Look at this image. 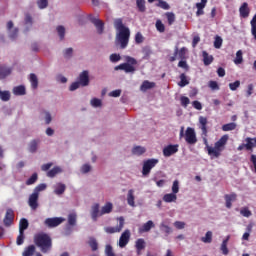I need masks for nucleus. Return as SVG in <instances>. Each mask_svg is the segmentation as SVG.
<instances>
[{
    "mask_svg": "<svg viewBox=\"0 0 256 256\" xmlns=\"http://www.w3.org/2000/svg\"><path fill=\"white\" fill-rule=\"evenodd\" d=\"M37 179H39V176L37 175V173L32 174V177H30L26 181V185H34V183H37Z\"/></svg>",
    "mask_w": 256,
    "mask_h": 256,
    "instance_id": "8fccbe9b",
    "label": "nucleus"
},
{
    "mask_svg": "<svg viewBox=\"0 0 256 256\" xmlns=\"http://www.w3.org/2000/svg\"><path fill=\"white\" fill-rule=\"evenodd\" d=\"M208 86L210 87V89H212V91H219V84L217 83V81H209Z\"/></svg>",
    "mask_w": 256,
    "mask_h": 256,
    "instance_id": "13d9d810",
    "label": "nucleus"
},
{
    "mask_svg": "<svg viewBox=\"0 0 256 256\" xmlns=\"http://www.w3.org/2000/svg\"><path fill=\"white\" fill-rule=\"evenodd\" d=\"M135 247H136L137 255H141V252L146 247L145 239H143V238L137 239L136 242H135Z\"/></svg>",
    "mask_w": 256,
    "mask_h": 256,
    "instance_id": "6ab92c4d",
    "label": "nucleus"
},
{
    "mask_svg": "<svg viewBox=\"0 0 256 256\" xmlns=\"http://www.w3.org/2000/svg\"><path fill=\"white\" fill-rule=\"evenodd\" d=\"M156 29L159 33H165V24L161 20L156 21Z\"/></svg>",
    "mask_w": 256,
    "mask_h": 256,
    "instance_id": "603ef678",
    "label": "nucleus"
},
{
    "mask_svg": "<svg viewBox=\"0 0 256 256\" xmlns=\"http://www.w3.org/2000/svg\"><path fill=\"white\" fill-rule=\"evenodd\" d=\"M165 16L167 17L168 25H172L175 23V13L166 12Z\"/></svg>",
    "mask_w": 256,
    "mask_h": 256,
    "instance_id": "a18cd8bd",
    "label": "nucleus"
},
{
    "mask_svg": "<svg viewBox=\"0 0 256 256\" xmlns=\"http://www.w3.org/2000/svg\"><path fill=\"white\" fill-rule=\"evenodd\" d=\"M29 229V221L27 218H21L19 222V232L25 233V230Z\"/></svg>",
    "mask_w": 256,
    "mask_h": 256,
    "instance_id": "b1692460",
    "label": "nucleus"
},
{
    "mask_svg": "<svg viewBox=\"0 0 256 256\" xmlns=\"http://www.w3.org/2000/svg\"><path fill=\"white\" fill-rule=\"evenodd\" d=\"M136 5L140 13H145V11H147V8L145 7V0H136Z\"/></svg>",
    "mask_w": 256,
    "mask_h": 256,
    "instance_id": "a19ab883",
    "label": "nucleus"
},
{
    "mask_svg": "<svg viewBox=\"0 0 256 256\" xmlns=\"http://www.w3.org/2000/svg\"><path fill=\"white\" fill-rule=\"evenodd\" d=\"M156 7H160V9H164V11H169L171 9V6L169 3L165 2L164 0H157Z\"/></svg>",
    "mask_w": 256,
    "mask_h": 256,
    "instance_id": "4c0bfd02",
    "label": "nucleus"
},
{
    "mask_svg": "<svg viewBox=\"0 0 256 256\" xmlns=\"http://www.w3.org/2000/svg\"><path fill=\"white\" fill-rule=\"evenodd\" d=\"M101 216V211H99V203H96L91 208V218L93 221H97V219Z\"/></svg>",
    "mask_w": 256,
    "mask_h": 256,
    "instance_id": "a211bd4d",
    "label": "nucleus"
},
{
    "mask_svg": "<svg viewBox=\"0 0 256 256\" xmlns=\"http://www.w3.org/2000/svg\"><path fill=\"white\" fill-rule=\"evenodd\" d=\"M160 231H162V233H165L166 237L173 233V229H171V227H169V225H167L165 222H162L160 224Z\"/></svg>",
    "mask_w": 256,
    "mask_h": 256,
    "instance_id": "c85d7f7f",
    "label": "nucleus"
},
{
    "mask_svg": "<svg viewBox=\"0 0 256 256\" xmlns=\"http://www.w3.org/2000/svg\"><path fill=\"white\" fill-rule=\"evenodd\" d=\"M23 256H33L35 255V245H30L26 247L22 253Z\"/></svg>",
    "mask_w": 256,
    "mask_h": 256,
    "instance_id": "473e14b6",
    "label": "nucleus"
},
{
    "mask_svg": "<svg viewBox=\"0 0 256 256\" xmlns=\"http://www.w3.org/2000/svg\"><path fill=\"white\" fill-rule=\"evenodd\" d=\"M24 241H25V232H19V235L16 239L17 245H23Z\"/></svg>",
    "mask_w": 256,
    "mask_h": 256,
    "instance_id": "6e6d98bb",
    "label": "nucleus"
},
{
    "mask_svg": "<svg viewBox=\"0 0 256 256\" xmlns=\"http://www.w3.org/2000/svg\"><path fill=\"white\" fill-rule=\"evenodd\" d=\"M46 189H47V184H39L34 188V193H36V195H39L41 191H45Z\"/></svg>",
    "mask_w": 256,
    "mask_h": 256,
    "instance_id": "864d4df0",
    "label": "nucleus"
},
{
    "mask_svg": "<svg viewBox=\"0 0 256 256\" xmlns=\"http://www.w3.org/2000/svg\"><path fill=\"white\" fill-rule=\"evenodd\" d=\"M224 199L226 201V207L227 209H231L233 207L232 201H237V194L232 193V194H226L224 196Z\"/></svg>",
    "mask_w": 256,
    "mask_h": 256,
    "instance_id": "f3484780",
    "label": "nucleus"
},
{
    "mask_svg": "<svg viewBox=\"0 0 256 256\" xmlns=\"http://www.w3.org/2000/svg\"><path fill=\"white\" fill-rule=\"evenodd\" d=\"M157 163H159V160L155 158L144 161L143 167H142V175L144 177H147V175L151 173V169H153V167H155Z\"/></svg>",
    "mask_w": 256,
    "mask_h": 256,
    "instance_id": "20e7f679",
    "label": "nucleus"
},
{
    "mask_svg": "<svg viewBox=\"0 0 256 256\" xmlns=\"http://www.w3.org/2000/svg\"><path fill=\"white\" fill-rule=\"evenodd\" d=\"M143 41H144L143 34H141V32H137L135 35V43L139 45L143 43Z\"/></svg>",
    "mask_w": 256,
    "mask_h": 256,
    "instance_id": "052dcab7",
    "label": "nucleus"
},
{
    "mask_svg": "<svg viewBox=\"0 0 256 256\" xmlns=\"http://www.w3.org/2000/svg\"><path fill=\"white\" fill-rule=\"evenodd\" d=\"M124 59H125L127 65H131L132 67L134 65H137V59H135L131 56H125Z\"/></svg>",
    "mask_w": 256,
    "mask_h": 256,
    "instance_id": "3c124183",
    "label": "nucleus"
},
{
    "mask_svg": "<svg viewBox=\"0 0 256 256\" xmlns=\"http://www.w3.org/2000/svg\"><path fill=\"white\" fill-rule=\"evenodd\" d=\"M153 228H155V223L149 220L139 228V233H149Z\"/></svg>",
    "mask_w": 256,
    "mask_h": 256,
    "instance_id": "dca6fc26",
    "label": "nucleus"
},
{
    "mask_svg": "<svg viewBox=\"0 0 256 256\" xmlns=\"http://www.w3.org/2000/svg\"><path fill=\"white\" fill-rule=\"evenodd\" d=\"M88 245L92 251H97V249H99V243L97 242V239H95L94 237L89 238Z\"/></svg>",
    "mask_w": 256,
    "mask_h": 256,
    "instance_id": "7c9ffc66",
    "label": "nucleus"
},
{
    "mask_svg": "<svg viewBox=\"0 0 256 256\" xmlns=\"http://www.w3.org/2000/svg\"><path fill=\"white\" fill-rule=\"evenodd\" d=\"M115 71H125V73H135L136 69L135 66H131L130 64L127 63H122L118 66H116Z\"/></svg>",
    "mask_w": 256,
    "mask_h": 256,
    "instance_id": "ddd939ff",
    "label": "nucleus"
},
{
    "mask_svg": "<svg viewBox=\"0 0 256 256\" xmlns=\"http://www.w3.org/2000/svg\"><path fill=\"white\" fill-rule=\"evenodd\" d=\"M201 241L203 243H211L213 241V232L211 231L206 232L205 237H202Z\"/></svg>",
    "mask_w": 256,
    "mask_h": 256,
    "instance_id": "79ce46f5",
    "label": "nucleus"
},
{
    "mask_svg": "<svg viewBox=\"0 0 256 256\" xmlns=\"http://www.w3.org/2000/svg\"><path fill=\"white\" fill-rule=\"evenodd\" d=\"M57 32H58V35H59L61 41H63V39H65V27L58 26L57 27Z\"/></svg>",
    "mask_w": 256,
    "mask_h": 256,
    "instance_id": "4d7b16f0",
    "label": "nucleus"
},
{
    "mask_svg": "<svg viewBox=\"0 0 256 256\" xmlns=\"http://www.w3.org/2000/svg\"><path fill=\"white\" fill-rule=\"evenodd\" d=\"M202 57H203V63L206 67L211 65V63H213L214 58L212 55H209V53H207V51L202 52Z\"/></svg>",
    "mask_w": 256,
    "mask_h": 256,
    "instance_id": "393cba45",
    "label": "nucleus"
},
{
    "mask_svg": "<svg viewBox=\"0 0 256 256\" xmlns=\"http://www.w3.org/2000/svg\"><path fill=\"white\" fill-rule=\"evenodd\" d=\"M239 87H241V81L239 80H236L235 82L229 84V88L231 91H237Z\"/></svg>",
    "mask_w": 256,
    "mask_h": 256,
    "instance_id": "5fc2aeb1",
    "label": "nucleus"
},
{
    "mask_svg": "<svg viewBox=\"0 0 256 256\" xmlns=\"http://www.w3.org/2000/svg\"><path fill=\"white\" fill-rule=\"evenodd\" d=\"M240 214L242 215V217H251V215H253V213L251 212V210H249L248 207L241 208Z\"/></svg>",
    "mask_w": 256,
    "mask_h": 256,
    "instance_id": "49530a36",
    "label": "nucleus"
},
{
    "mask_svg": "<svg viewBox=\"0 0 256 256\" xmlns=\"http://www.w3.org/2000/svg\"><path fill=\"white\" fill-rule=\"evenodd\" d=\"M229 239H230V237L227 236V238L224 239L222 244H221L220 249H221L223 255H229V248H227V243H229Z\"/></svg>",
    "mask_w": 256,
    "mask_h": 256,
    "instance_id": "2f4dec72",
    "label": "nucleus"
},
{
    "mask_svg": "<svg viewBox=\"0 0 256 256\" xmlns=\"http://www.w3.org/2000/svg\"><path fill=\"white\" fill-rule=\"evenodd\" d=\"M251 25V34L253 35L256 41V14L253 16L252 20L250 21Z\"/></svg>",
    "mask_w": 256,
    "mask_h": 256,
    "instance_id": "ea45409f",
    "label": "nucleus"
},
{
    "mask_svg": "<svg viewBox=\"0 0 256 256\" xmlns=\"http://www.w3.org/2000/svg\"><path fill=\"white\" fill-rule=\"evenodd\" d=\"M65 221V218L63 217H53V218H46L44 221L45 227H48V229H54V227H59L61 223Z\"/></svg>",
    "mask_w": 256,
    "mask_h": 256,
    "instance_id": "39448f33",
    "label": "nucleus"
},
{
    "mask_svg": "<svg viewBox=\"0 0 256 256\" xmlns=\"http://www.w3.org/2000/svg\"><path fill=\"white\" fill-rule=\"evenodd\" d=\"M34 243L36 247L40 248L43 253H49L53 247L51 236L45 233H39L34 236Z\"/></svg>",
    "mask_w": 256,
    "mask_h": 256,
    "instance_id": "7ed1b4c3",
    "label": "nucleus"
},
{
    "mask_svg": "<svg viewBox=\"0 0 256 256\" xmlns=\"http://www.w3.org/2000/svg\"><path fill=\"white\" fill-rule=\"evenodd\" d=\"M29 81L31 83L32 89H37L39 87V78H37V75L34 73L30 74Z\"/></svg>",
    "mask_w": 256,
    "mask_h": 256,
    "instance_id": "cd10ccee",
    "label": "nucleus"
},
{
    "mask_svg": "<svg viewBox=\"0 0 256 256\" xmlns=\"http://www.w3.org/2000/svg\"><path fill=\"white\" fill-rule=\"evenodd\" d=\"M234 63H235L236 65H241V63H243V51L238 50V51L236 52V58H235V60H234Z\"/></svg>",
    "mask_w": 256,
    "mask_h": 256,
    "instance_id": "c03bdc74",
    "label": "nucleus"
},
{
    "mask_svg": "<svg viewBox=\"0 0 256 256\" xmlns=\"http://www.w3.org/2000/svg\"><path fill=\"white\" fill-rule=\"evenodd\" d=\"M113 211V203L107 202L100 210V215H107Z\"/></svg>",
    "mask_w": 256,
    "mask_h": 256,
    "instance_id": "5701e85b",
    "label": "nucleus"
},
{
    "mask_svg": "<svg viewBox=\"0 0 256 256\" xmlns=\"http://www.w3.org/2000/svg\"><path fill=\"white\" fill-rule=\"evenodd\" d=\"M155 87V82H150L145 80L141 85V91H147V89H153Z\"/></svg>",
    "mask_w": 256,
    "mask_h": 256,
    "instance_id": "72a5a7b5",
    "label": "nucleus"
},
{
    "mask_svg": "<svg viewBox=\"0 0 256 256\" xmlns=\"http://www.w3.org/2000/svg\"><path fill=\"white\" fill-rule=\"evenodd\" d=\"M240 17L243 19H247L249 17V13H251V9H249V4L244 2L239 8Z\"/></svg>",
    "mask_w": 256,
    "mask_h": 256,
    "instance_id": "4468645a",
    "label": "nucleus"
},
{
    "mask_svg": "<svg viewBox=\"0 0 256 256\" xmlns=\"http://www.w3.org/2000/svg\"><path fill=\"white\" fill-rule=\"evenodd\" d=\"M12 92L16 96L27 95V90L25 89L24 85H19V86L14 87Z\"/></svg>",
    "mask_w": 256,
    "mask_h": 256,
    "instance_id": "412c9836",
    "label": "nucleus"
},
{
    "mask_svg": "<svg viewBox=\"0 0 256 256\" xmlns=\"http://www.w3.org/2000/svg\"><path fill=\"white\" fill-rule=\"evenodd\" d=\"M180 101H181L182 107H187V105H189L191 103V101L189 100V98L187 96H182L180 98Z\"/></svg>",
    "mask_w": 256,
    "mask_h": 256,
    "instance_id": "69168bd1",
    "label": "nucleus"
},
{
    "mask_svg": "<svg viewBox=\"0 0 256 256\" xmlns=\"http://www.w3.org/2000/svg\"><path fill=\"white\" fill-rule=\"evenodd\" d=\"M163 201L165 203H175V201H177V194L175 193H169V194H165L163 196Z\"/></svg>",
    "mask_w": 256,
    "mask_h": 256,
    "instance_id": "a878e982",
    "label": "nucleus"
},
{
    "mask_svg": "<svg viewBox=\"0 0 256 256\" xmlns=\"http://www.w3.org/2000/svg\"><path fill=\"white\" fill-rule=\"evenodd\" d=\"M79 83L82 87H87L89 85V71L84 70L79 75Z\"/></svg>",
    "mask_w": 256,
    "mask_h": 256,
    "instance_id": "2eb2a0df",
    "label": "nucleus"
},
{
    "mask_svg": "<svg viewBox=\"0 0 256 256\" xmlns=\"http://www.w3.org/2000/svg\"><path fill=\"white\" fill-rule=\"evenodd\" d=\"M185 141L188 145H195L197 143V134L195 129L188 127L185 132Z\"/></svg>",
    "mask_w": 256,
    "mask_h": 256,
    "instance_id": "423d86ee",
    "label": "nucleus"
},
{
    "mask_svg": "<svg viewBox=\"0 0 256 256\" xmlns=\"http://www.w3.org/2000/svg\"><path fill=\"white\" fill-rule=\"evenodd\" d=\"M37 145H39V141L33 140L29 144V151L30 153H35L37 151Z\"/></svg>",
    "mask_w": 256,
    "mask_h": 256,
    "instance_id": "de8ad7c7",
    "label": "nucleus"
},
{
    "mask_svg": "<svg viewBox=\"0 0 256 256\" xmlns=\"http://www.w3.org/2000/svg\"><path fill=\"white\" fill-rule=\"evenodd\" d=\"M91 105H92V107H101V105H102L101 99L93 98L91 100Z\"/></svg>",
    "mask_w": 256,
    "mask_h": 256,
    "instance_id": "774afa93",
    "label": "nucleus"
},
{
    "mask_svg": "<svg viewBox=\"0 0 256 256\" xmlns=\"http://www.w3.org/2000/svg\"><path fill=\"white\" fill-rule=\"evenodd\" d=\"M179 151V145L178 144H170L163 149V155L164 157H171V155H175Z\"/></svg>",
    "mask_w": 256,
    "mask_h": 256,
    "instance_id": "9d476101",
    "label": "nucleus"
},
{
    "mask_svg": "<svg viewBox=\"0 0 256 256\" xmlns=\"http://www.w3.org/2000/svg\"><path fill=\"white\" fill-rule=\"evenodd\" d=\"M189 85V80L187 79V75L185 73L180 74V82H178L179 87H187Z\"/></svg>",
    "mask_w": 256,
    "mask_h": 256,
    "instance_id": "f704fd0d",
    "label": "nucleus"
},
{
    "mask_svg": "<svg viewBox=\"0 0 256 256\" xmlns=\"http://www.w3.org/2000/svg\"><path fill=\"white\" fill-rule=\"evenodd\" d=\"M124 226H125V219L123 217H120L119 224L116 227L108 226L104 228V231L105 233H108L110 235L113 233H121Z\"/></svg>",
    "mask_w": 256,
    "mask_h": 256,
    "instance_id": "0eeeda50",
    "label": "nucleus"
},
{
    "mask_svg": "<svg viewBox=\"0 0 256 256\" xmlns=\"http://www.w3.org/2000/svg\"><path fill=\"white\" fill-rule=\"evenodd\" d=\"M37 5H38L39 9H46L47 5H49V1L48 0H38Z\"/></svg>",
    "mask_w": 256,
    "mask_h": 256,
    "instance_id": "bf43d9fd",
    "label": "nucleus"
},
{
    "mask_svg": "<svg viewBox=\"0 0 256 256\" xmlns=\"http://www.w3.org/2000/svg\"><path fill=\"white\" fill-rule=\"evenodd\" d=\"M145 151H146L145 147L136 146L132 149V154L137 155L139 157V156L143 155V153H145Z\"/></svg>",
    "mask_w": 256,
    "mask_h": 256,
    "instance_id": "58836bf2",
    "label": "nucleus"
},
{
    "mask_svg": "<svg viewBox=\"0 0 256 256\" xmlns=\"http://www.w3.org/2000/svg\"><path fill=\"white\" fill-rule=\"evenodd\" d=\"M28 204L33 211L37 210V207H39V194L33 192L29 196Z\"/></svg>",
    "mask_w": 256,
    "mask_h": 256,
    "instance_id": "9b49d317",
    "label": "nucleus"
},
{
    "mask_svg": "<svg viewBox=\"0 0 256 256\" xmlns=\"http://www.w3.org/2000/svg\"><path fill=\"white\" fill-rule=\"evenodd\" d=\"M127 203L130 207H135V190L130 189L127 194Z\"/></svg>",
    "mask_w": 256,
    "mask_h": 256,
    "instance_id": "4be33fe9",
    "label": "nucleus"
},
{
    "mask_svg": "<svg viewBox=\"0 0 256 256\" xmlns=\"http://www.w3.org/2000/svg\"><path fill=\"white\" fill-rule=\"evenodd\" d=\"M199 123L202 135L204 136L203 141L206 145L208 155L211 157V159H219V157H221V153L225 151V145H227V141H229V135H223L217 142H215L214 147L209 146V142L207 141V117L200 116Z\"/></svg>",
    "mask_w": 256,
    "mask_h": 256,
    "instance_id": "f257e3e1",
    "label": "nucleus"
},
{
    "mask_svg": "<svg viewBox=\"0 0 256 256\" xmlns=\"http://www.w3.org/2000/svg\"><path fill=\"white\" fill-rule=\"evenodd\" d=\"M0 99L1 101L7 102L11 99V92L5 90V91H1L0 88Z\"/></svg>",
    "mask_w": 256,
    "mask_h": 256,
    "instance_id": "c9c22d12",
    "label": "nucleus"
},
{
    "mask_svg": "<svg viewBox=\"0 0 256 256\" xmlns=\"http://www.w3.org/2000/svg\"><path fill=\"white\" fill-rule=\"evenodd\" d=\"M59 173H63V170L61 169V167L56 166L47 172V177L53 178L55 177V175H59Z\"/></svg>",
    "mask_w": 256,
    "mask_h": 256,
    "instance_id": "c756f323",
    "label": "nucleus"
},
{
    "mask_svg": "<svg viewBox=\"0 0 256 256\" xmlns=\"http://www.w3.org/2000/svg\"><path fill=\"white\" fill-rule=\"evenodd\" d=\"M15 220V212L13 209H7L3 223L5 227H11L13 225V221Z\"/></svg>",
    "mask_w": 256,
    "mask_h": 256,
    "instance_id": "1a4fd4ad",
    "label": "nucleus"
},
{
    "mask_svg": "<svg viewBox=\"0 0 256 256\" xmlns=\"http://www.w3.org/2000/svg\"><path fill=\"white\" fill-rule=\"evenodd\" d=\"M105 253L107 256H115V252H113V247L111 245H106Z\"/></svg>",
    "mask_w": 256,
    "mask_h": 256,
    "instance_id": "338daca9",
    "label": "nucleus"
},
{
    "mask_svg": "<svg viewBox=\"0 0 256 256\" xmlns=\"http://www.w3.org/2000/svg\"><path fill=\"white\" fill-rule=\"evenodd\" d=\"M221 45H223V38H221V36H216L214 40L215 49H221Z\"/></svg>",
    "mask_w": 256,
    "mask_h": 256,
    "instance_id": "09e8293b",
    "label": "nucleus"
},
{
    "mask_svg": "<svg viewBox=\"0 0 256 256\" xmlns=\"http://www.w3.org/2000/svg\"><path fill=\"white\" fill-rule=\"evenodd\" d=\"M172 193L176 194L179 193V180H175L172 185Z\"/></svg>",
    "mask_w": 256,
    "mask_h": 256,
    "instance_id": "0e129e2a",
    "label": "nucleus"
},
{
    "mask_svg": "<svg viewBox=\"0 0 256 256\" xmlns=\"http://www.w3.org/2000/svg\"><path fill=\"white\" fill-rule=\"evenodd\" d=\"M65 189H67V186L63 183H57L54 189L55 195H63L65 193Z\"/></svg>",
    "mask_w": 256,
    "mask_h": 256,
    "instance_id": "bb28decb",
    "label": "nucleus"
},
{
    "mask_svg": "<svg viewBox=\"0 0 256 256\" xmlns=\"http://www.w3.org/2000/svg\"><path fill=\"white\" fill-rule=\"evenodd\" d=\"M90 21H91V23H93V25H95L99 35H101L105 29V23H103V21H101L100 19L92 17V16H90Z\"/></svg>",
    "mask_w": 256,
    "mask_h": 256,
    "instance_id": "f8f14e48",
    "label": "nucleus"
},
{
    "mask_svg": "<svg viewBox=\"0 0 256 256\" xmlns=\"http://www.w3.org/2000/svg\"><path fill=\"white\" fill-rule=\"evenodd\" d=\"M246 151H253L256 147V138L247 137L245 139Z\"/></svg>",
    "mask_w": 256,
    "mask_h": 256,
    "instance_id": "aec40b11",
    "label": "nucleus"
},
{
    "mask_svg": "<svg viewBox=\"0 0 256 256\" xmlns=\"http://www.w3.org/2000/svg\"><path fill=\"white\" fill-rule=\"evenodd\" d=\"M110 61L111 63H117L118 61H121V55L114 53L110 55Z\"/></svg>",
    "mask_w": 256,
    "mask_h": 256,
    "instance_id": "680f3d73",
    "label": "nucleus"
},
{
    "mask_svg": "<svg viewBox=\"0 0 256 256\" xmlns=\"http://www.w3.org/2000/svg\"><path fill=\"white\" fill-rule=\"evenodd\" d=\"M68 224L72 227L77 225V214L72 213L68 215Z\"/></svg>",
    "mask_w": 256,
    "mask_h": 256,
    "instance_id": "37998d69",
    "label": "nucleus"
},
{
    "mask_svg": "<svg viewBox=\"0 0 256 256\" xmlns=\"http://www.w3.org/2000/svg\"><path fill=\"white\" fill-rule=\"evenodd\" d=\"M235 129H237V124L235 122L224 124L222 126V131H235Z\"/></svg>",
    "mask_w": 256,
    "mask_h": 256,
    "instance_id": "e433bc0d",
    "label": "nucleus"
},
{
    "mask_svg": "<svg viewBox=\"0 0 256 256\" xmlns=\"http://www.w3.org/2000/svg\"><path fill=\"white\" fill-rule=\"evenodd\" d=\"M114 27L119 32L116 34L115 45L120 49H127L129 45V38L131 37V31L128 27L123 25V19L118 18L114 21Z\"/></svg>",
    "mask_w": 256,
    "mask_h": 256,
    "instance_id": "f03ea898",
    "label": "nucleus"
},
{
    "mask_svg": "<svg viewBox=\"0 0 256 256\" xmlns=\"http://www.w3.org/2000/svg\"><path fill=\"white\" fill-rule=\"evenodd\" d=\"M131 239V231L129 229H126L119 238V247L121 249L127 247L129 244V241Z\"/></svg>",
    "mask_w": 256,
    "mask_h": 256,
    "instance_id": "6e6552de",
    "label": "nucleus"
},
{
    "mask_svg": "<svg viewBox=\"0 0 256 256\" xmlns=\"http://www.w3.org/2000/svg\"><path fill=\"white\" fill-rule=\"evenodd\" d=\"M178 67H180V69H184V71H189V64H187V61L185 60H181L178 63Z\"/></svg>",
    "mask_w": 256,
    "mask_h": 256,
    "instance_id": "e2e57ef3",
    "label": "nucleus"
}]
</instances>
